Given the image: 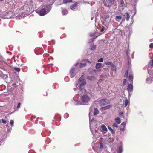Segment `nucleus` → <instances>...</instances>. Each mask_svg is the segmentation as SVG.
Listing matches in <instances>:
<instances>
[{"label":"nucleus","instance_id":"nucleus-4","mask_svg":"<svg viewBox=\"0 0 153 153\" xmlns=\"http://www.w3.org/2000/svg\"><path fill=\"white\" fill-rule=\"evenodd\" d=\"M90 99V97L87 95H84L81 98V100L84 103H87L88 102Z\"/></svg>","mask_w":153,"mask_h":153},{"label":"nucleus","instance_id":"nucleus-33","mask_svg":"<svg viewBox=\"0 0 153 153\" xmlns=\"http://www.w3.org/2000/svg\"><path fill=\"white\" fill-rule=\"evenodd\" d=\"M126 125V123L125 122H123L120 125V126H123V128H124L125 126Z\"/></svg>","mask_w":153,"mask_h":153},{"label":"nucleus","instance_id":"nucleus-20","mask_svg":"<svg viewBox=\"0 0 153 153\" xmlns=\"http://www.w3.org/2000/svg\"><path fill=\"white\" fill-rule=\"evenodd\" d=\"M133 77L132 75H130L128 78V80L130 81H131L132 83L133 82Z\"/></svg>","mask_w":153,"mask_h":153},{"label":"nucleus","instance_id":"nucleus-18","mask_svg":"<svg viewBox=\"0 0 153 153\" xmlns=\"http://www.w3.org/2000/svg\"><path fill=\"white\" fill-rule=\"evenodd\" d=\"M115 120L116 122L118 124H119L121 123L120 120L119 118V117L116 118L115 119Z\"/></svg>","mask_w":153,"mask_h":153},{"label":"nucleus","instance_id":"nucleus-27","mask_svg":"<svg viewBox=\"0 0 153 153\" xmlns=\"http://www.w3.org/2000/svg\"><path fill=\"white\" fill-rule=\"evenodd\" d=\"M128 70H127V71H126L125 72L124 76L126 78H127L128 77Z\"/></svg>","mask_w":153,"mask_h":153},{"label":"nucleus","instance_id":"nucleus-47","mask_svg":"<svg viewBox=\"0 0 153 153\" xmlns=\"http://www.w3.org/2000/svg\"><path fill=\"white\" fill-rule=\"evenodd\" d=\"M3 1V0H0V1Z\"/></svg>","mask_w":153,"mask_h":153},{"label":"nucleus","instance_id":"nucleus-22","mask_svg":"<svg viewBox=\"0 0 153 153\" xmlns=\"http://www.w3.org/2000/svg\"><path fill=\"white\" fill-rule=\"evenodd\" d=\"M128 103H129V101L127 99H126L125 100V102H124L125 106V107L128 104Z\"/></svg>","mask_w":153,"mask_h":153},{"label":"nucleus","instance_id":"nucleus-6","mask_svg":"<svg viewBox=\"0 0 153 153\" xmlns=\"http://www.w3.org/2000/svg\"><path fill=\"white\" fill-rule=\"evenodd\" d=\"M28 8L27 7L24 5L20 9V11L22 13H25L28 11Z\"/></svg>","mask_w":153,"mask_h":153},{"label":"nucleus","instance_id":"nucleus-12","mask_svg":"<svg viewBox=\"0 0 153 153\" xmlns=\"http://www.w3.org/2000/svg\"><path fill=\"white\" fill-rule=\"evenodd\" d=\"M99 110L97 108H95L94 109L93 114L94 115H97L99 113Z\"/></svg>","mask_w":153,"mask_h":153},{"label":"nucleus","instance_id":"nucleus-37","mask_svg":"<svg viewBox=\"0 0 153 153\" xmlns=\"http://www.w3.org/2000/svg\"><path fill=\"white\" fill-rule=\"evenodd\" d=\"M113 126L114 127H116V128H117L118 127L116 123H114L113 125Z\"/></svg>","mask_w":153,"mask_h":153},{"label":"nucleus","instance_id":"nucleus-8","mask_svg":"<svg viewBox=\"0 0 153 153\" xmlns=\"http://www.w3.org/2000/svg\"><path fill=\"white\" fill-rule=\"evenodd\" d=\"M70 76L71 78L74 77L75 74H74V68H72L70 71Z\"/></svg>","mask_w":153,"mask_h":153},{"label":"nucleus","instance_id":"nucleus-38","mask_svg":"<svg viewBox=\"0 0 153 153\" xmlns=\"http://www.w3.org/2000/svg\"><path fill=\"white\" fill-rule=\"evenodd\" d=\"M14 123V121L13 120H11L10 121V124L11 126H12L13 125Z\"/></svg>","mask_w":153,"mask_h":153},{"label":"nucleus","instance_id":"nucleus-9","mask_svg":"<svg viewBox=\"0 0 153 153\" xmlns=\"http://www.w3.org/2000/svg\"><path fill=\"white\" fill-rule=\"evenodd\" d=\"M133 86L131 84H130L128 85L127 89L128 91H131L133 90Z\"/></svg>","mask_w":153,"mask_h":153},{"label":"nucleus","instance_id":"nucleus-13","mask_svg":"<svg viewBox=\"0 0 153 153\" xmlns=\"http://www.w3.org/2000/svg\"><path fill=\"white\" fill-rule=\"evenodd\" d=\"M111 106H112L111 105H109L106 106L102 107L101 109L103 110H106L109 109Z\"/></svg>","mask_w":153,"mask_h":153},{"label":"nucleus","instance_id":"nucleus-3","mask_svg":"<svg viewBox=\"0 0 153 153\" xmlns=\"http://www.w3.org/2000/svg\"><path fill=\"white\" fill-rule=\"evenodd\" d=\"M116 2V0H106L104 5L106 7H110Z\"/></svg>","mask_w":153,"mask_h":153},{"label":"nucleus","instance_id":"nucleus-36","mask_svg":"<svg viewBox=\"0 0 153 153\" xmlns=\"http://www.w3.org/2000/svg\"><path fill=\"white\" fill-rule=\"evenodd\" d=\"M95 35V33H90L89 36L90 37H92L94 36Z\"/></svg>","mask_w":153,"mask_h":153},{"label":"nucleus","instance_id":"nucleus-40","mask_svg":"<svg viewBox=\"0 0 153 153\" xmlns=\"http://www.w3.org/2000/svg\"><path fill=\"white\" fill-rule=\"evenodd\" d=\"M21 103L20 102H19L18 104V105L17 106V108H19L20 106Z\"/></svg>","mask_w":153,"mask_h":153},{"label":"nucleus","instance_id":"nucleus-14","mask_svg":"<svg viewBox=\"0 0 153 153\" xmlns=\"http://www.w3.org/2000/svg\"><path fill=\"white\" fill-rule=\"evenodd\" d=\"M149 67L150 68L153 67V59L149 62Z\"/></svg>","mask_w":153,"mask_h":153},{"label":"nucleus","instance_id":"nucleus-30","mask_svg":"<svg viewBox=\"0 0 153 153\" xmlns=\"http://www.w3.org/2000/svg\"><path fill=\"white\" fill-rule=\"evenodd\" d=\"M15 70L17 72H19L20 71V68H14Z\"/></svg>","mask_w":153,"mask_h":153},{"label":"nucleus","instance_id":"nucleus-19","mask_svg":"<svg viewBox=\"0 0 153 153\" xmlns=\"http://www.w3.org/2000/svg\"><path fill=\"white\" fill-rule=\"evenodd\" d=\"M72 0H63V4H65L68 3L72 2Z\"/></svg>","mask_w":153,"mask_h":153},{"label":"nucleus","instance_id":"nucleus-23","mask_svg":"<svg viewBox=\"0 0 153 153\" xmlns=\"http://www.w3.org/2000/svg\"><path fill=\"white\" fill-rule=\"evenodd\" d=\"M126 16H127V17H126V20L127 21H128L129 20V18H130L129 14L128 13H126Z\"/></svg>","mask_w":153,"mask_h":153},{"label":"nucleus","instance_id":"nucleus-35","mask_svg":"<svg viewBox=\"0 0 153 153\" xmlns=\"http://www.w3.org/2000/svg\"><path fill=\"white\" fill-rule=\"evenodd\" d=\"M1 120L2 122L4 124H5L6 123V121L5 120H4V119H2Z\"/></svg>","mask_w":153,"mask_h":153},{"label":"nucleus","instance_id":"nucleus-7","mask_svg":"<svg viewBox=\"0 0 153 153\" xmlns=\"http://www.w3.org/2000/svg\"><path fill=\"white\" fill-rule=\"evenodd\" d=\"M83 61L84 62V63H80V67L81 68L86 66V62H88V60L87 59H85Z\"/></svg>","mask_w":153,"mask_h":153},{"label":"nucleus","instance_id":"nucleus-45","mask_svg":"<svg viewBox=\"0 0 153 153\" xmlns=\"http://www.w3.org/2000/svg\"><path fill=\"white\" fill-rule=\"evenodd\" d=\"M87 62V63H90V62L89 61H88V62Z\"/></svg>","mask_w":153,"mask_h":153},{"label":"nucleus","instance_id":"nucleus-39","mask_svg":"<svg viewBox=\"0 0 153 153\" xmlns=\"http://www.w3.org/2000/svg\"><path fill=\"white\" fill-rule=\"evenodd\" d=\"M100 147L102 149L103 148V144L102 143H101L100 144Z\"/></svg>","mask_w":153,"mask_h":153},{"label":"nucleus","instance_id":"nucleus-32","mask_svg":"<svg viewBox=\"0 0 153 153\" xmlns=\"http://www.w3.org/2000/svg\"><path fill=\"white\" fill-rule=\"evenodd\" d=\"M103 59L102 58H101L98 60V62H103Z\"/></svg>","mask_w":153,"mask_h":153},{"label":"nucleus","instance_id":"nucleus-2","mask_svg":"<svg viewBox=\"0 0 153 153\" xmlns=\"http://www.w3.org/2000/svg\"><path fill=\"white\" fill-rule=\"evenodd\" d=\"M36 12L40 16H44L48 13L46 9L43 8V6H41L39 8L37 9Z\"/></svg>","mask_w":153,"mask_h":153},{"label":"nucleus","instance_id":"nucleus-49","mask_svg":"<svg viewBox=\"0 0 153 153\" xmlns=\"http://www.w3.org/2000/svg\"><path fill=\"white\" fill-rule=\"evenodd\" d=\"M1 120H0V123L1 122Z\"/></svg>","mask_w":153,"mask_h":153},{"label":"nucleus","instance_id":"nucleus-1","mask_svg":"<svg viewBox=\"0 0 153 153\" xmlns=\"http://www.w3.org/2000/svg\"><path fill=\"white\" fill-rule=\"evenodd\" d=\"M79 82H80L81 84L79 87H77L78 84H76V86L77 87H79L78 89L80 90V91H82V93H85L86 92V90L84 88V85L86 84V80L82 78V76L79 79Z\"/></svg>","mask_w":153,"mask_h":153},{"label":"nucleus","instance_id":"nucleus-10","mask_svg":"<svg viewBox=\"0 0 153 153\" xmlns=\"http://www.w3.org/2000/svg\"><path fill=\"white\" fill-rule=\"evenodd\" d=\"M77 3H75L73 4L70 6L71 9L72 10H74L77 7Z\"/></svg>","mask_w":153,"mask_h":153},{"label":"nucleus","instance_id":"nucleus-15","mask_svg":"<svg viewBox=\"0 0 153 153\" xmlns=\"http://www.w3.org/2000/svg\"><path fill=\"white\" fill-rule=\"evenodd\" d=\"M101 129L103 132H105L107 130V128L104 125L101 126Z\"/></svg>","mask_w":153,"mask_h":153},{"label":"nucleus","instance_id":"nucleus-31","mask_svg":"<svg viewBox=\"0 0 153 153\" xmlns=\"http://www.w3.org/2000/svg\"><path fill=\"white\" fill-rule=\"evenodd\" d=\"M97 37H98V36H96V37H94L93 38H92V39H90V42H93L94 39L96 38Z\"/></svg>","mask_w":153,"mask_h":153},{"label":"nucleus","instance_id":"nucleus-25","mask_svg":"<svg viewBox=\"0 0 153 153\" xmlns=\"http://www.w3.org/2000/svg\"><path fill=\"white\" fill-rule=\"evenodd\" d=\"M96 45H92L91 47V50H94L96 48Z\"/></svg>","mask_w":153,"mask_h":153},{"label":"nucleus","instance_id":"nucleus-34","mask_svg":"<svg viewBox=\"0 0 153 153\" xmlns=\"http://www.w3.org/2000/svg\"><path fill=\"white\" fill-rule=\"evenodd\" d=\"M149 47L150 48H153V43H151L150 44Z\"/></svg>","mask_w":153,"mask_h":153},{"label":"nucleus","instance_id":"nucleus-41","mask_svg":"<svg viewBox=\"0 0 153 153\" xmlns=\"http://www.w3.org/2000/svg\"><path fill=\"white\" fill-rule=\"evenodd\" d=\"M104 30H105L104 27H103L101 29V31L103 32L104 31Z\"/></svg>","mask_w":153,"mask_h":153},{"label":"nucleus","instance_id":"nucleus-44","mask_svg":"<svg viewBox=\"0 0 153 153\" xmlns=\"http://www.w3.org/2000/svg\"><path fill=\"white\" fill-rule=\"evenodd\" d=\"M65 10H63L62 11V12L63 13H64V14L65 15V13H64V11Z\"/></svg>","mask_w":153,"mask_h":153},{"label":"nucleus","instance_id":"nucleus-26","mask_svg":"<svg viewBox=\"0 0 153 153\" xmlns=\"http://www.w3.org/2000/svg\"><path fill=\"white\" fill-rule=\"evenodd\" d=\"M5 59L0 55V62H4Z\"/></svg>","mask_w":153,"mask_h":153},{"label":"nucleus","instance_id":"nucleus-48","mask_svg":"<svg viewBox=\"0 0 153 153\" xmlns=\"http://www.w3.org/2000/svg\"><path fill=\"white\" fill-rule=\"evenodd\" d=\"M120 130H122L121 129H120ZM122 130H123L122 129Z\"/></svg>","mask_w":153,"mask_h":153},{"label":"nucleus","instance_id":"nucleus-21","mask_svg":"<svg viewBox=\"0 0 153 153\" xmlns=\"http://www.w3.org/2000/svg\"><path fill=\"white\" fill-rule=\"evenodd\" d=\"M122 18V17L121 16H117L116 17V19H118V20H116L117 21H119V20H120Z\"/></svg>","mask_w":153,"mask_h":153},{"label":"nucleus","instance_id":"nucleus-11","mask_svg":"<svg viewBox=\"0 0 153 153\" xmlns=\"http://www.w3.org/2000/svg\"><path fill=\"white\" fill-rule=\"evenodd\" d=\"M102 67V64L100 63H97L96 64L95 68L96 69H99Z\"/></svg>","mask_w":153,"mask_h":153},{"label":"nucleus","instance_id":"nucleus-5","mask_svg":"<svg viewBox=\"0 0 153 153\" xmlns=\"http://www.w3.org/2000/svg\"><path fill=\"white\" fill-rule=\"evenodd\" d=\"M108 100L106 99H102L99 102V103L101 106H104L107 103Z\"/></svg>","mask_w":153,"mask_h":153},{"label":"nucleus","instance_id":"nucleus-46","mask_svg":"<svg viewBox=\"0 0 153 153\" xmlns=\"http://www.w3.org/2000/svg\"><path fill=\"white\" fill-rule=\"evenodd\" d=\"M122 117H123V118H124V117L123 116V115H122Z\"/></svg>","mask_w":153,"mask_h":153},{"label":"nucleus","instance_id":"nucleus-17","mask_svg":"<svg viewBox=\"0 0 153 153\" xmlns=\"http://www.w3.org/2000/svg\"><path fill=\"white\" fill-rule=\"evenodd\" d=\"M119 152L118 153H122L123 151V147L122 145H120L119 147Z\"/></svg>","mask_w":153,"mask_h":153},{"label":"nucleus","instance_id":"nucleus-43","mask_svg":"<svg viewBox=\"0 0 153 153\" xmlns=\"http://www.w3.org/2000/svg\"><path fill=\"white\" fill-rule=\"evenodd\" d=\"M126 82V79H125L124 80V81H123V82L124 83V82Z\"/></svg>","mask_w":153,"mask_h":153},{"label":"nucleus","instance_id":"nucleus-16","mask_svg":"<svg viewBox=\"0 0 153 153\" xmlns=\"http://www.w3.org/2000/svg\"><path fill=\"white\" fill-rule=\"evenodd\" d=\"M105 64L106 65H111V66L112 67H115V65L113 64H112L111 62L109 61H107L105 62Z\"/></svg>","mask_w":153,"mask_h":153},{"label":"nucleus","instance_id":"nucleus-28","mask_svg":"<svg viewBox=\"0 0 153 153\" xmlns=\"http://www.w3.org/2000/svg\"><path fill=\"white\" fill-rule=\"evenodd\" d=\"M109 16L108 13L105 14L104 15V17L105 19H108L109 18Z\"/></svg>","mask_w":153,"mask_h":153},{"label":"nucleus","instance_id":"nucleus-42","mask_svg":"<svg viewBox=\"0 0 153 153\" xmlns=\"http://www.w3.org/2000/svg\"><path fill=\"white\" fill-rule=\"evenodd\" d=\"M123 114V113L122 112H120L119 113V114L120 115H122Z\"/></svg>","mask_w":153,"mask_h":153},{"label":"nucleus","instance_id":"nucleus-24","mask_svg":"<svg viewBox=\"0 0 153 153\" xmlns=\"http://www.w3.org/2000/svg\"><path fill=\"white\" fill-rule=\"evenodd\" d=\"M120 4L122 7H123V5L124 4V3L123 0H121L120 1Z\"/></svg>","mask_w":153,"mask_h":153},{"label":"nucleus","instance_id":"nucleus-29","mask_svg":"<svg viewBox=\"0 0 153 153\" xmlns=\"http://www.w3.org/2000/svg\"><path fill=\"white\" fill-rule=\"evenodd\" d=\"M108 128L109 129V130L111 131L112 133H114V131L111 128V127H110L108 126Z\"/></svg>","mask_w":153,"mask_h":153}]
</instances>
